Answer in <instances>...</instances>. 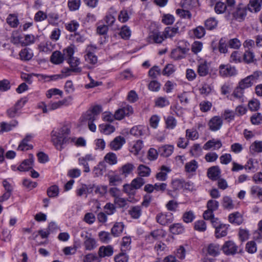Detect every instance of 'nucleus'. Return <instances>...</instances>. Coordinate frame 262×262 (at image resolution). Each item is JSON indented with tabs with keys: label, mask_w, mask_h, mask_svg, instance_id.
Instances as JSON below:
<instances>
[{
	"label": "nucleus",
	"mask_w": 262,
	"mask_h": 262,
	"mask_svg": "<svg viewBox=\"0 0 262 262\" xmlns=\"http://www.w3.org/2000/svg\"><path fill=\"white\" fill-rule=\"evenodd\" d=\"M80 3V0H69L68 5L71 11H75L79 9Z\"/></svg>",
	"instance_id": "nucleus-52"
},
{
	"label": "nucleus",
	"mask_w": 262,
	"mask_h": 262,
	"mask_svg": "<svg viewBox=\"0 0 262 262\" xmlns=\"http://www.w3.org/2000/svg\"><path fill=\"white\" fill-rule=\"evenodd\" d=\"M221 170L218 166H214L208 169L207 176L212 180H216L220 177Z\"/></svg>",
	"instance_id": "nucleus-16"
},
{
	"label": "nucleus",
	"mask_w": 262,
	"mask_h": 262,
	"mask_svg": "<svg viewBox=\"0 0 262 262\" xmlns=\"http://www.w3.org/2000/svg\"><path fill=\"white\" fill-rule=\"evenodd\" d=\"M220 73L222 76H231L236 74V70L230 66L222 64L220 66Z\"/></svg>",
	"instance_id": "nucleus-12"
},
{
	"label": "nucleus",
	"mask_w": 262,
	"mask_h": 262,
	"mask_svg": "<svg viewBox=\"0 0 262 262\" xmlns=\"http://www.w3.org/2000/svg\"><path fill=\"white\" fill-rule=\"evenodd\" d=\"M64 60L63 54L59 51L54 52L51 56V61L55 64H60Z\"/></svg>",
	"instance_id": "nucleus-26"
},
{
	"label": "nucleus",
	"mask_w": 262,
	"mask_h": 262,
	"mask_svg": "<svg viewBox=\"0 0 262 262\" xmlns=\"http://www.w3.org/2000/svg\"><path fill=\"white\" fill-rule=\"evenodd\" d=\"M222 146V142L220 140H216L215 139L210 140L207 141L204 145L203 148L205 150H209L211 148L214 149H219Z\"/></svg>",
	"instance_id": "nucleus-18"
},
{
	"label": "nucleus",
	"mask_w": 262,
	"mask_h": 262,
	"mask_svg": "<svg viewBox=\"0 0 262 262\" xmlns=\"http://www.w3.org/2000/svg\"><path fill=\"white\" fill-rule=\"evenodd\" d=\"M185 168L188 172H194L198 168V163L195 160L191 161L186 164Z\"/></svg>",
	"instance_id": "nucleus-48"
},
{
	"label": "nucleus",
	"mask_w": 262,
	"mask_h": 262,
	"mask_svg": "<svg viewBox=\"0 0 262 262\" xmlns=\"http://www.w3.org/2000/svg\"><path fill=\"white\" fill-rule=\"evenodd\" d=\"M223 252L226 255H233L237 251V246L232 241H227L222 247Z\"/></svg>",
	"instance_id": "nucleus-8"
},
{
	"label": "nucleus",
	"mask_w": 262,
	"mask_h": 262,
	"mask_svg": "<svg viewBox=\"0 0 262 262\" xmlns=\"http://www.w3.org/2000/svg\"><path fill=\"white\" fill-rule=\"evenodd\" d=\"M104 159L106 162L111 165L115 164L117 162L116 155L113 152L107 154L104 157Z\"/></svg>",
	"instance_id": "nucleus-53"
},
{
	"label": "nucleus",
	"mask_w": 262,
	"mask_h": 262,
	"mask_svg": "<svg viewBox=\"0 0 262 262\" xmlns=\"http://www.w3.org/2000/svg\"><path fill=\"white\" fill-rule=\"evenodd\" d=\"M143 147L142 141L139 140H137L133 145L130 147V151L135 155L138 154L139 152Z\"/></svg>",
	"instance_id": "nucleus-40"
},
{
	"label": "nucleus",
	"mask_w": 262,
	"mask_h": 262,
	"mask_svg": "<svg viewBox=\"0 0 262 262\" xmlns=\"http://www.w3.org/2000/svg\"><path fill=\"white\" fill-rule=\"evenodd\" d=\"M229 221L231 223H235L237 225H239L242 223L243 219L241 214L236 212L229 215Z\"/></svg>",
	"instance_id": "nucleus-28"
},
{
	"label": "nucleus",
	"mask_w": 262,
	"mask_h": 262,
	"mask_svg": "<svg viewBox=\"0 0 262 262\" xmlns=\"http://www.w3.org/2000/svg\"><path fill=\"white\" fill-rule=\"evenodd\" d=\"M70 133V129L68 126H63L57 131L52 132V141L57 149L60 150L61 145L69 141Z\"/></svg>",
	"instance_id": "nucleus-1"
},
{
	"label": "nucleus",
	"mask_w": 262,
	"mask_h": 262,
	"mask_svg": "<svg viewBox=\"0 0 262 262\" xmlns=\"http://www.w3.org/2000/svg\"><path fill=\"white\" fill-rule=\"evenodd\" d=\"M66 60L70 65L72 72L78 73L81 72V69L80 68L77 67L80 63V61L78 58L73 57L70 59H66Z\"/></svg>",
	"instance_id": "nucleus-22"
},
{
	"label": "nucleus",
	"mask_w": 262,
	"mask_h": 262,
	"mask_svg": "<svg viewBox=\"0 0 262 262\" xmlns=\"http://www.w3.org/2000/svg\"><path fill=\"white\" fill-rule=\"evenodd\" d=\"M175 71L176 68L173 64H167L164 68L162 73L164 76H169L173 74Z\"/></svg>",
	"instance_id": "nucleus-44"
},
{
	"label": "nucleus",
	"mask_w": 262,
	"mask_h": 262,
	"mask_svg": "<svg viewBox=\"0 0 262 262\" xmlns=\"http://www.w3.org/2000/svg\"><path fill=\"white\" fill-rule=\"evenodd\" d=\"M215 12L217 14H222L227 11L226 5L221 2H217L214 7Z\"/></svg>",
	"instance_id": "nucleus-51"
},
{
	"label": "nucleus",
	"mask_w": 262,
	"mask_h": 262,
	"mask_svg": "<svg viewBox=\"0 0 262 262\" xmlns=\"http://www.w3.org/2000/svg\"><path fill=\"white\" fill-rule=\"evenodd\" d=\"M27 102L26 98H22L15 104V105L9 108L7 111V114L10 118H14L19 116L21 114V109L23 107Z\"/></svg>",
	"instance_id": "nucleus-2"
},
{
	"label": "nucleus",
	"mask_w": 262,
	"mask_h": 262,
	"mask_svg": "<svg viewBox=\"0 0 262 262\" xmlns=\"http://www.w3.org/2000/svg\"><path fill=\"white\" fill-rule=\"evenodd\" d=\"M222 205L223 206L227 209H231L234 207V204L232 199L227 196L223 198Z\"/></svg>",
	"instance_id": "nucleus-43"
},
{
	"label": "nucleus",
	"mask_w": 262,
	"mask_h": 262,
	"mask_svg": "<svg viewBox=\"0 0 262 262\" xmlns=\"http://www.w3.org/2000/svg\"><path fill=\"white\" fill-rule=\"evenodd\" d=\"M220 246L216 244H210L207 247V253L209 255L215 256L219 254Z\"/></svg>",
	"instance_id": "nucleus-31"
},
{
	"label": "nucleus",
	"mask_w": 262,
	"mask_h": 262,
	"mask_svg": "<svg viewBox=\"0 0 262 262\" xmlns=\"http://www.w3.org/2000/svg\"><path fill=\"white\" fill-rule=\"evenodd\" d=\"M255 79V76L253 75L247 76L239 81L238 86L243 90L250 88L253 84V81Z\"/></svg>",
	"instance_id": "nucleus-19"
},
{
	"label": "nucleus",
	"mask_w": 262,
	"mask_h": 262,
	"mask_svg": "<svg viewBox=\"0 0 262 262\" xmlns=\"http://www.w3.org/2000/svg\"><path fill=\"white\" fill-rule=\"evenodd\" d=\"M32 138L31 136L27 135L19 144L17 150L20 151L28 150L33 148V146L28 144V142L30 141Z\"/></svg>",
	"instance_id": "nucleus-21"
},
{
	"label": "nucleus",
	"mask_w": 262,
	"mask_h": 262,
	"mask_svg": "<svg viewBox=\"0 0 262 262\" xmlns=\"http://www.w3.org/2000/svg\"><path fill=\"white\" fill-rule=\"evenodd\" d=\"M246 250L250 253H254L257 250L256 245L255 241L248 242L246 244Z\"/></svg>",
	"instance_id": "nucleus-57"
},
{
	"label": "nucleus",
	"mask_w": 262,
	"mask_h": 262,
	"mask_svg": "<svg viewBox=\"0 0 262 262\" xmlns=\"http://www.w3.org/2000/svg\"><path fill=\"white\" fill-rule=\"evenodd\" d=\"M81 237L83 238V245L86 250L92 251L97 247L96 241L91 233L83 231L81 233Z\"/></svg>",
	"instance_id": "nucleus-3"
},
{
	"label": "nucleus",
	"mask_w": 262,
	"mask_h": 262,
	"mask_svg": "<svg viewBox=\"0 0 262 262\" xmlns=\"http://www.w3.org/2000/svg\"><path fill=\"white\" fill-rule=\"evenodd\" d=\"M135 167L133 164L127 163L123 165L120 169L121 174L126 177L132 172Z\"/></svg>",
	"instance_id": "nucleus-39"
},
{
	"label": "nucleus",
	"mask_w": 262,
	"mask_h": 262,
	"mask_svg": "<svg viewBox=\"0 0 262 262\" xmlns=\"http://www.w3.org/2000/svg\"><path fill=\"white\" fill-rule=\"evenodd\" d=\"M251 194L257 195L262 201V188L257 186H253L251 188Z\"/></svg>",
	"instance_id": "nucleus-61"
},
{
	"label": "nucleus",
	"mask_w": 262,
	"mask_h": 262,
	"mask_svg": "<svg viewBox=\"0 0 262 262\" xmlns=\"http://www.w3.org/2000/svg\"><path fill=\"white\" fill-rule=\"evenodd\" d=\"M165 236V232L162 229H158L151 231L148 235L146 236L145 240L147 243H152L155 240Z\"/></svg>",
	"instance_id": "nucleus-7"
},
{
	"label": "nucleus",
	"mask_w": 262,
	"mask_h": 262,
	"mask_svg": "<svg viewBox=\"0 0 262 262\" xmlns=\"http://www.w3.org/2000/svg\"><path fill=\"white\" fill-rule=\"evenodd\" d=\"M169 169L165 166H162L161 171L157 173L156 178L157 180L160 181H165L167 178V172Z\"/></svg>",
	"instance_id": "nucleus-30"
},
{
	"label": "nucleus",
	"mask_w": 262,
	"mask_h": 262,
	"mask_svg": "<svg viewBox=\"0 0 262 262\" xmlns=\"http://www.w3.org/2000/svg\"><path fill=\"white\" fill-rule=\"evenodd\" d=\"M33 163V156L29 155V159L24 160L21 164L17 167V169L20 171H28L32 167Z\"/></svg>",
	"instance_id": "nucleus-14"
},
{
	"label": "nucleus",
	"mask_w": 262,
	"mask_h": 262,
	"mask_svg": "<svg viewBox=\"0 0 262 262\" xmlns=\"http://www.w3.org/2000/svg\"><path fill=\"white\" fill-rule=\"evenodd\" d=\"M113 254V248L110 246H101L98 251V255L100 257H104L106 256H111Z\"/></svg>",
	"instance_id": "nucleus-17"
},
{
	"label": "nucleus",
	"mask_w": 262,
	"mask_h": 262,
	"mask_svg": "<svg viewBox=\"0 0 262 262\" xmlns=\"http://www.w3.org/2000/svg\"><path fill=\"white\" fill-rule=\"evenodd\" d=\"M194 35L198 38H201L205 34V30L202 26H198L193 30Z\"/></svg>",
	"instance_id": "nucleus-59"
},
{
	"label": "nucleus",
	"mask_w": 262,
	"mask_h": 262,
	"mask_svg": "<svg viewBox=\"0 0 262 262\" xmlns=\"http://www.w3.org/2000/svg\"><path fill=\"white\" fill-rule=\"evenodd\" d=\"M173 147L171 145H164L159 148V152L164 157H168L173 152Z\"/></svg>",
	"instance_id": "nucleus-32"
},
{
	"label": "nucleus",
	"mask_w": 262,
	"mask_h": 262,
	"mask_svg": "<svg viewBox=\"0 0 262 262\" xmlns=\"http://www.w3.org/2000/svg\"><path fill=\"white\" fill-rule=\"evenodd\" d=\"M66 100H63L62 101H59L58 102H50L48 104V105H46L45 104H43V107L42 108V111L44 113H46L49 111L56 110L63 105L66 103Z\"/></svg>",
	"instance_id": "nucleus-13"
},
{
	"label": "nucleus",
	"mask_w": 262,
	"mask_h": 262,
	"mask_svg": "<svg viewBox=\"0 0 262 262\" xmlns=\"http://www.w3.org/2000/svg\"><path fill=\"white\" fill-rule=\"evenodd\" d=\"M169 104V102L166 97H160L156 100V106L163 107Z\"/></svg>",
	"instance_id": "nucleus-56"
},
{
	"label": "nucleus",
	"mask_w": 262,
	"mask_h": 262,
	"mask_svg": "<svg viewBox=\"0 0 262 262\" xmlns=\"http://www.w3.org/2000/svg\"><path fill=\"white\" fill-rule=\"evenodd\" d=\"M176 13L182 18L190 19L191 17L190 11L185 8L177 9Z\"/></svg>",
	"instance_id": "nucleus-41"
},
{
	"label": "nucleus",
	"mask_w": 262,
	"mask_h": 262,
	"mask_svg": "<svg viewBox=\"0 0 262 262\" xmlns=\"http://www.w3.org/2000/svg\"><path fill=\"white\" fill-rule=\"evenodd\" d=\"M104 210L103 212L106 215H112L116 212V208L115 205L111 203H107L104 206Z\"/></svg>",
	"instance_id": "nucleus-42"
},
{
	"label": "nucleus",
	"mask_w": 262,
	"mask_h": 262,
	"mask_svg": "<svg viewBox=\"0 0 262 262\" xmlns=\"http://www.w3.org/2000/svg\"><path fill=\"white\" fill-rule=\"evenodd\" d=\"M243 60L247 63L253 62L256 60L254 53L250 50H246L243 55Z\"/></svg>",
	"instance_id": "nucleus-35"
},
{
	"label": "nucleus",
	"mask_w": 262,
	"mask_h": 262,
	"mask_svg": "<svg viewBox=\"0 0 262 262\" xmlns=\"http://www.w3.org/2000/svg\"><path fill=\"white\" fill-rule=\"evenodd\" d=\"M96 47L92 45L88 46L86 48V54L84 56V58L85 60L90 64H94L97 62V57L93 53Z\"/></svg>",
	"instance_id": "nucleus-6"
},
{
	"label": "nucleus",
	"mask_w": 262,
	"mask_h": 262,
	"mask_svg": "<svg viewBox=\"0 0 262 262\" xmlns=\"http://www.w3.org/2000/svg\"><path fill=\"white\" fill-rule=\"evenodd\" d=\"M227 234V227L226 225H220L215 227V235L217 238L225 236Z\"/></svg>",
	"instance_id": "nucleus-34"
},
{
	"label": "nucleus",
	"mask_w": 262,
	"mask_h": 262,
	"mask_svg": "<svg viewBox=\"0 0 262 262\" xmlns=\"http://www.w3.org/2000/svg\"><path fill=\"white\" fill-rule=\"evenodd\" d=\"M84 262H100V259L99 257L96 255L90 253L86 255L83 258Z\"/></svg>",
	"instance_id": "nucleus-55"
},
{
	"label": "nucleus",
	"mask_w": 262,
	"mask_h": 262,
	"mask_svg": "<svg viewBox=\"0 0 262 262\" xmlns=\"http://www.w3.org/2000/svg\"><path fill=\"white\" fill-rule=\"evenodd\" d=\"M99 130L101 133L105 135H110L115 131V127L109 124H102L99 125Z\"/></svg>",
	"instance_id": "nucleus-33"
},
{
	"label": "nucleus",
	"mask_w": 262,
	"mask_h": 262,
	"mask_svg": "<svg viewBox=\"0 0 262 262\" xmlns=\"http://www.w3.org/2000/svg\"><path fill=\"white\" fill-rule=\"evenodd\" d=\"M179 28L178 27H166L163 32V35L165 38H172L179 33Z\"/></svg>",
	"instance_id": "nucleus-20"
},
{
	"label": "nucleus",
	"mask_w": 262,
	"mask_h": 262,
	"mask_svg": "<svg viewBox=\"0 0 262 262\" xmlns=\"http://www.w3.org/2000/svg\"><path fill=\"white\" fill-rule=\"evenodd\" d=\"M144 180L141 177H137L134 179L131 182V184L135 189H139L144 184Z\"/></svg>",
	"instance_id": "nucleus-50"
},
{
	"label": "nucleus",
	"mask_w": 262,
	"mask_h": 262,
	"mask_svg": "<svg viewBox=\"0 0 262 262\" xmlns=\"http://www.w3.org/2000/svg\"><path fill=\"white\" fill-rule=\"evenodd\" d=\"M146 129V127L144 126H136L130 129V133L131 135L138 137L144 135Z\"/></svg>",
	"instance_id": "nucleus-27"
},
{
	"label": "nucleus",
	"mask_w": 262,
	"mask_h": 262,
	"mask_svg": "<svg viewBox=\"0 0 262 262\" xmlns=\"http://www.w3.org/2000/svg\"><path fill=\"white\" fill-rule=\"evenodd\" d=\"M138 174L140 177H148L150 175V169L144 165H140L137 168Z\"/></svg>",
	"instance_id": "nucleus-29"
},
{
	"label": "nucleus",
	"mask_w": 262,
	"mask_h": 262,
	"mask_svg": "<svg viewBox=\"0 0 262 262\" xmlns=\"http://www.w3.org/2000/svg\"><path fill=\"white\" fill-rule=\"evenodd\" d=\"M119 34L122 38L128 39L130 36L131 31L129 27L126 26H124L121 28Z\"/></svg>",
	"instance_id": "nucleus-46"
},
{
	"label": "nucleus",
	"mask_w": 262,
	"mask_h": 262,
	"mask_svg": "<svg viewBox=\"0 0 262 262\" xmlns=\"http://www.w3.org/2000/svg\"><path fill=\"white\" fill-rule=\"evenodd\" d=\"M169 230L173 234H179L183 232L184 228L181 224H174L170 226Z\"/></svg>",
	"instance_id": "nucleus-36"
},
{
	"label": "nucleus",
	"mask_w": 262,
	"mask_h": 262,
	"mask_svg": "<svg viewBox=\"0 0 262 262\" xmlns=\"http://www.w3.org/2000/svg\"><path fill=\"white\" fill-rule=\"evenodd\" d=\"M173 220V216L171 213L164 214L159 213L156 216L157 222L162 225H166L171 223Z\"/></svg>",
	"instance_id": "nucleus-5"
},
{
	"label": "nucleus",
	"mask_w": 262,
	"mask_h": 262,
	"mask_svg": "<svg viewBox=\"0 0 262 262\" xmlns=\"http://www.w3.org/2000/svg\"><path fill=\"white\" fill-rule=\"evenodd\" d=\"M114 259L115 262H128V256L122 252L115 256Z\"/></svg>",
	"instance_id": "nucleus-64"
},
{
	"label": "nucleus",
	"mask_w": 262,
	"mask_h": 262,
	"mask_svg": "<svg viewBox=\"0 0 262 262\" xmlns=\"http://www.w3.org/2000/svg\"><path fill=\"white\" fill-rule=\"evenodd\" d=\"M59 193V188L57 185H53L48 188L47 194L50 198H54L58 196Z\"/></svg>",
	"instance_id": "nucleus-49"
},
{
	"label": "nucleus",
	"mask_w": 262,
	"mask_h": 262,
	"mask_svg": "<svg viewBox=\"0 0 262 262\" xmlns=\"http://www.w3.org/2000/svg\"><path fill=\"white\" fill-rule=\"evenodd\" d=\"M18 124L16 120L12 121L10 123L2 122L0 124V131L2 132H9L15 127Z\"/></svg>",
	"instance_id": "nucleus-25"
},
{
	"label": "nucleus",
	"mask_w": 262,
	"mask_h": 262,
	"mask_svg": "<svg viewBox=\"0 0 262 262\" xmlns=\"http://www.w3.org/2000/svg\"><path fill=\"white\" fill-rule=\"evenodd\" d=\"M7 23L12 27L15 28L18 25V19L14 14H10L7 18Z\"/></svg>",
	"instance_id": "nucleus-45"
},
{
	"label": "nucleus",
	"mask_w": 262,
	"mask_h": 262,
	"mask_svg": "<svg viewBox=\"0 0 262 262\" xmlns=\"http://www.w3.org/2000/svg\"><path fill=\"white\" fill-rule=\"evenodd\" d=\"M251 121L254 125L260 124L262 122V115L260 113H255L251 116Z\"/></svg>",
	"instance_id": "nucleus-63"
},
{
	"label": "nucleus",
	"mask_w": 262,
	"mask_h": 262,
	"mask_svg": "<svg viewBox=\"0 0 262 262\" xmlns=\"http://www.w3.org/2000/svg\"><path fill=\"white\" fill-rule=\"evenodd\" d=\"M149 76L153 78H156L161 74V70L158 66H154L148 72Z\"/></svg>",
	"instance_id": "nucleus-62"
},
{
	"label": "nucleus",
	"mask_w": 262,
	"mask_h": 262,
	"mask_svg": "<svg viewBox=\"0 0 262 262\" xmlns=\"http://www.w3.org/2000/svg\"><path fill=\"white\" fill-rule=\"evenodd\" d=\"M223 124L222 118L219 116H215L212 118L208 123L209 128L212 131H216L220 129Z\"/></svg>",
	"instance_id": "nucleus-10"
},
{
	"label": "nucleus",
	"mask_w": 262,
	"mask_h": 262,
	"mask_svg": "<svg viewBox=\"0 0 262 262\" xmlns=\"http://www.w3.org/2000/svg\"><path fill=\"white\" fill-rule=\"evenodd\" d=\"M197 73L201 77L207 76L209 73V65L206 61H200L197 67Z\"/></svg>",
	"instance_id": "nucleus-11"
},
{
	"label": "nucleus",
	"mask_w": 262,
	"mask_h": 262,
	"mask_svg": "<svg viewBox=\"0 0 262 262\" xmlns=\"http://www.w3.org/2000/svg\"><path fill=\"white\" fill-rule=\"evenodd\" d=\"M205 27L208 30H212L217 26V21L213 18H209L205 21Z\"/></svg>",
	"instance_id": "nucleus-58"
},
{
	"label": "nucleus",
	"mask_w": 262,
	"mask_h": 262,
	"mask_svg": "<svg viewBox=\"0 0 262 262\" xmlns=\"http://www.w3.org/2000/svg\"><path fill=\"white\" fill-rule=\"evenodd\" d=\"M40 78L44 79L46 81H50L52 80H56L58 79H62L64 77L63 74H57L48 76L46 75H39Z\"/></svg>",
	"instance_id": "nucleus-47"
},
{
	"label": "nucleus",
	"mask_w": 262,
	"mask_h": 262,
	"mask_svg": "<svg viewBox=\"0 0 262 262\" xmlns=\"http://www.w3.org/2000/svg\"><path fill=\"white\" fill-rule=\"evenodd\" d=\"M141 213V207L139 206H132L128 210V214L134 219H139Z\"/></svg>",
	"instance_id": "nucleus-24"
},
{
	"label": "nucleus",
	"mask_w": 262,
	"mask_h": 262,
	"mask_svg": "<svg viewBox=\"0 0 262 262\" xmlns=\"http://www.w3.org/2000/svg\"><path fill=\"white\" fill-rule=\"evenodd\" d=\"M124 229V225L122 222L116 223L111 229V233L114 236H119Z\"/></svg>",
	"instance_id": "nucleus-23"
},
{
	"label": "nucleus",
	"mask_w": 262,
	"mask_h": 262,
	"mask_svg": "<svg viewBox=\"0 0 262 262\" xmlns=\"http://www.w3.org/2000/svg\"><path fill=\"white\" fill-rule=\"evenodd\" d=\"M33 53L29 49L25 48L22 50L19 53V56L22 60H29L33 57Z\"/></svg>",
	"instance_id": "nucleus-37"
},
{
	"label": "nucleus",
	"mask_w": 262,
	"mask_h": 262,
	"mask_svg": "<svg viewBox=\"0 0 262 262\" xmlns=\"http://www.w3.org/2000/svg\"><path fill=\"white\" fill-rule=\"evenodd\" d=\"M230 13L234 19L241 22L243 21L247 16V8L244 4H239Z\"/></svg>",
	"instance_id": "nucleus-4"
},
{
	"label": "nucleus",
	"mask_w": 262,
	"mask_h": 262,
	"mask_svg": "<svg viewBox=\"0 0 262 262\" xmlns=\"http://www.w3.org/2000/svg\"><path fill=\"white\" fill-rule=\"evenodd\" d=\"M51 43L49 41L41 42L39 46L40 51L43 52H50L52 50Z\"/></svg>",
	"instance_id": "nucleus-54"
},
{
	"label": "nucleus",
	"mask_w": 262,
	"mask_h": 262,
	"mask_svg": "<svg viewBox=\"0 0 262 262\" xmlns=\"http://www.w3.org/2000/svg\"><path fill=\"white\" fill-rule=\"evenodd\" d=\"M250 150L251 152H262V141H255L250 146Z\"/></svg>",
	"instance_id": "nucleus-38"
},
{
	"label": "nucleus",
	"mask_w": 262,
	"mask_h": 262,
	"mask_svg": "<svg viewBox=\"0 0 262 262\" xmlns=\"http://www.w3.org/2000/svg\"><path fill=\"white\" fill-rule=\"evenodd\" d=\"M131 243V239L130 237H123L122 238V242L121 244L122 251H125L126 250H128L129 249V246Z\"/></svg>",
	"instance_id": "nucleus-60"
},
{
	"label": "nucleus",
	"mask_w": 262,
	"mask_h": 262,
	"mask_svg": "<svg viewBox=\"0 0 262 262\" xmlns=\"http://www.w3.org/2000/svg\"><path fill=\"white\" fill-rule=\"evenodd\" d=\"M262 0H250L248 9L251 12H258L261 10Z\"/></svg>",
	"instance_id": "nucleus-15"
},
{
	"label": "nucleus",
	"mask_w": 262,
	"mask_h": 262,
	"mask_svg": "<svg viewBox=\"0 0 262 262\" xmlns=\"http://www.w3.org/2000/svg\"><path fill=\"white\" fill-rule=\"evenodd\" d=\"M125 143V138L121 136L116 137L110 143V147L113 150H118L121 148Z\"/></svg>",
	"instance_id": "nucleus-9"
}]
</instances>
